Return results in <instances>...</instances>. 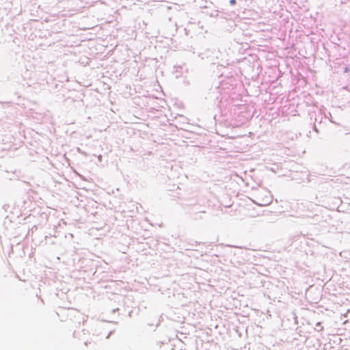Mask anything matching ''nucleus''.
Returning <instances> with one entry per match:
<instances>
[{
	"label": "nucleus",
	"instance_id": "obj_1",
	"mask_svg": "<svg viewBox=\"0 0 350 350\" xmlns=\"http://www.w3.org/2000/svg\"><path fill=\"white\" fill-rule=\"evenodd\" d=\"M322 329H323V327L321 326V323H319V322L317 323L316 324L315 329H317V331L320 332V331L322 330Z\"/></svg>",
	"mask_w": 350,
	"mask_h": 350
},
{
	"label": "nucleus",
	"instance_id": "obj_2",
	"mask_svg": "<svg viewBox=\"0 0 350 350\" xmlns=\"http://www.w3.org/2000/svg\"><path fill=\"white\" fill-rule=\"evenodd\" d=\"M236 2H237L236 0H230V4L231 5H234L236 4Z\"/></svg>",
	"mask_w": 350,
	"mask_h": 350
},
{
	"label": "nucleus",
	"instance_id": "obj_3",
	"mask_svg": "<svg viewBox=\"0 0 350 350\" xmlns=\"http://www.w3.org/2000/svg\"><path fill=\"white\" fill-rule=\"evenodd\" d=\"M73 335L75 337H77V332L76 331L74 332Z\"/></svg>",
	"mask_w": 350,
	"mask_h": 350
}]
</instances>
